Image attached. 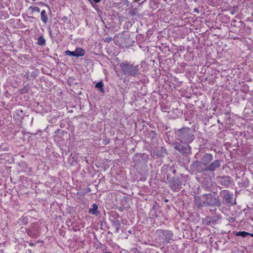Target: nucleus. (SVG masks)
<instances>
[{"label":"nucleus","instance_id":"nucleus-26","mask_svg":"<svg viewBox=\"0 0 253 253\" xmlns=\"http://www.w3.org/2000/svg\"><path fill=\"white\" fill-rule=\"evenodd\" d=\"M96 3H97V2H99V1H100L101 0H93Z\"/></svg>","mask_w":253,"mask_h":253},{"label":"nucleus","instance_id":"nucleus-28","mask_svg":"<svg viewBox=\"0 0 253 253\" xmlns=\"http://www.w3.org/2000/svg\"><path fill=\"white\" fill-rule=\"evenodd\" d=\"M194 11H196V12H198L199 11V10H198V9L197 8H195L194 9Z\"/></svg>","mask_w":253,"mask_h":253},{"label":"nucleus","instance_id":"nucleus-20","mask_svg":"<svg viewBox=\"0 0 253 253\" xmlns=\"http://www.w3.org/2000/svg\"><path fill=\"white\" fill-rule=\"evenodd\" d=\"M65 53L66 55L72 56L76 57L75 51H71L70 50H66V51H65Z\"/></svg>","mask_w":253,"mask_h":253},{"label":"nucleus","instance_id":"nucleus-17","mask_svg":"<svg viewBox=\"0 0 253 253\" xmlns=\"http://www.w3.org/2000/svg\"><path fill=\"white\" fill-rule=\"evenodd\" d=\"M37 43L39 45H44L45 44V40L42 36H40L38 39Z\"/></svg>","mask_w":253,"mask_h":253},{"label":"nucleus","instance_id":"nucleus-18","mask_svg":"<svg viewBox=\"0 0 253 253\" xmlns=\"http://www.w3.org/2000/svg\"><path fill=\"white\" fill-rule=\"evenodd\" d=\"M15 114L16 116L20 117V119L23 118L24 117L25 114L22 109H18L15 111Z\"/></svg>","mask_w":253,"mask_h":253},{"label":"nucleus","instance_id":"nucleus-24","mask_svg":"<svg viewBox=\"0 0 253 253\" xmlns=\"http://www.w3.org/2000/svg\"><path fill=\"white\" fill-rule=\"evenodd\" d=\"M61 20L64 23H66L68 20V18L67 16H63L62 17Z\"/></svg>","mask_w":253,"mask_h":253},{"label":"nucleus","instance_id":"nucleus-7","mask_svg":"<svg viewBox=\"0 0 253 253\" xmlns=\"http://www.w3.org/2000/svg\"><path fill=\"white\" fill-rule=\"evenodd\" d=\"M213 159V156L210 153L205 154L201 159L200 162L204 166L207 167Z\"/></svg>","mask_w":253,"mask_h":253},{"label":"nucleus","instance_id":"nucleus-2","mask_svg":"<svg viewBox=\"0 0 253 253\" xmlns=\"http://www.w3.org/2000/svg\"><path fill=\"white\" fill-rule=\"evenodd\" d=\"M120 67L124 75L134 77H138L140 75L138 65L133 66L127 61H126L121 63Z\"/></svg>","mask_w":253,"mask_h":253},{"label":"nucleus","instance_id":"nucleus-11","mask_svg":"<svg viewBox=\"0 0 253 253\" xmlns=\"http://www.w3.org/2000/svg\"><path fill=\"white\" fill-rule=\"evenodd\" d=\"M220 182L223 186H229L231 184L230 178L228 176L221 177H220Z\"/></svg>","mask_w":253,"mask_h":253},{"label":"nucleus","instance_id":"nucleus-6","mask_svg":"<svg viewBox=\"0 0 253 253\" xmlns=\"http://www.w3.org/2000/svg\"><path fill=\"white\" fill-rule=\"evenodd\" d=\"M221 163L220 160L213 161L205 168V170L206 171H213L221 166Z\"/></svg>","mask_w":253,"mask_h":253},{"label":"nucleus","instance_id":"nucleus-1","mask_svg":"<svg viewBox=\"0 0 253 253\" xmlns=\"http://www.w3.org/2000/svg\"><path fill=\"white\" fill-rule=\"evenodd\" d=\"M175 134L176 139L182 143H190L195 139L194 130L188 127H184L176 130Z\"/></svg>","mask_w":253,"mask_h":253},{"label":"nucleus","instance_id":"nucleus-29","mask_svg":"<svg viewBox=\"0 0 253 253\" xmlns=\"http://www.w3.org/2000/svg\"><path fill=\"white\" fill-rule=\"evenodd\" d=\"M249 235H250V236H251L253 237V234H250H250Z\"/></svg>","mask_w":253,"mask_h":253},{"label":"nucleus","instance_id":"nucleus-10","mask_svg":"<svg viewBox=\"0 0 253 253\" xmlns=\"http://www.w3.org/2000/svg\"><path fill=\"white\" fill-rule=\"evenodd\" d=\"M202 165L200 161H196L193 163L192 167L197 172H202L205 171V169L202 167Z\"/></svg>","mask_w":253,"mask_h":253},{"label":"nucleus","instance_id":"nucleus-27","mask_svg":"<svg viewBox=\"0 0 253 253\" xmlns=\"http://www.w3.org/2000/svg\"><path fill=\"white\" fill-rule=\"evenodd\" d=\"M235 13L234 11V10H232L231 12V14H234Z\"/></svg>","mask_w":253,"mask_h":253},{"label":"nucleus","instance_id":"nucleus-8","mask_svg":"<svg viewBox=\"0 0 253 253\" xmlns=\"http://www.w3.org/2000/svg\"><path fill=\"white\" fill-rule=\"evenodd\" d=\"M205 194L202 196L194 197V204L199 208H201L205 206Z\"/></svg>","mask_w":253,"mask_h":253},{"label":"nucleus","instance_id":"nucleus-22","mask_svg":"<svg viewBox=\"0 0 253 253\" xmlns=\"http://www.w3.org/2000/svg\"><path fill=\"white\" fill-rule=\"evenodd\" d=\"M104 85V84L102 82L100 81L98 83H97L96 84H95V87L96 88H101V87H103Z\"/></svg>","mask_w":253,"mask_h":253},{"label":"nucleus","instance_id":"nucleus-12","mask_svg":"<svg viewBox=\"0 0 253 253\" xmlns=\"http://www.w3.org/2000/svg\"><path fill=\"white\" fill-rule=\"evenodd\" d=\"M98 210V206L96 204H93L92 205V208H90L89 210V213L92 214H94L96 216L99 214V212L97 211Z\"/></svg>","mask_w":253,"mask_h":253},{"label":"nucleus","instance_id":"nucleus-16","mask_svg":"<svg viewBox=\"0 0 253 253\" xmlns=\"http://www.w3.org/2000/svg\"><path fill=\"white\" fill-rule=\"evenodd\" d=\"M250 233L245 231H239L236 233L235 235L237 236H241L243 238L247 237Z\"/></svg>","mask_w":253,"mask_h":253},{"label":"nucleus","instance_id":"nucleus-25","mask_svg":"<svg viewBox=\"0 0 253 253\" xmlns=\"http://www.w3.org/2000/svg\"><path fill=\"white\" fill-rule=\"evenodd\" d=\"M100 92H101L102 93H104L105 92L104 89L102 87L100 88Z\"/></svg>","mask_w":253,"mask_h":253},{"label":"nucleus","instance_id":"nucleus-14","mask_svg":"<svg viewBox=\"0 0 253 253\" xmlns=\"http://www.w3.org/2000/svg\"><path fill=\"white\" fill-rule=\"evenodd\" d=\"M84 50L82 48H77L75 50L76 57L83 56L84 55Z\"/></svg>","mask_w":253,"mask_h":253},{"label":"nucleus","instance_id":"nucleus-30","mask_svg":"<svg viewBox=\"0 0 253 253\" xmlns=\"http://www.w3.org/2000/svg\"><path fill=\"white\" fill-rule=\"evenodd\" d=\"M105 253H110V252H106Z\"/></svg>","mask_w":253,"mask_h":253},{"label":"nucleus","instance_id":"nucleus-4","mask_svg":"<svg viewBox=\"0 0 253 253\" xmlns=\"http://www.w3.org/2000/svg\"><path fill=\"white\" fill-rule=\"evenodd\" d=\"M205 206L214 208L210 210L211 211L215 212L216 207L219 208L221 206V203L218 197L215 196V194H205Z\"/></svg>","mask_w":253,"mask_h":253},{"label":"nucleus","instance_id":"nucleus-15","mask_svg":"<svg viewBox=\"0 0 253 253\" xmlns=\"http://www.w3.org/2000/svg\"><path fill=\"white\" fill-rule=\"evenodd\" d=\"M186 144L187 145L185 146H182V149L180 153H190L191 152V147L188 145V144Z\"/></svg>","mask_w":253,"mask_h":253},{"label":"nucleus","instance_id":"nucleus-21","mask_svg":"<svg viewBox=\"0 0 253 253\" xmlns=\"http://www.w3.org/2000/svg\"><path fill=\"white\" fill-rule=\"evenodd\" d=\"M174 148L175 149L180 152L182 149V145L180 144H176L174 146Z\"/></svg>","mask_w":253,"mask_h":253},{"label":"nucleus","instance_id":"nucleus-5","mask_svg":"<svg viewBox=\"0 0 253 253\" xmlns=\"http://www.w3.org/2000/svg\"><path fill=\"white\" fill-rule=\"evenodd\" d=\"M181 182L177 177H173L169 181V186L170 188L173 191H178L181 188Z\"/></svg>","mask_w":253,"mask_h":253},{"label":"nucleus","instance_id":"nucleus-31","mask_svg":"<svg viewBox=\"0 0 253 253\" xmlns=\"http://www.w3.org/2000/svg\"><path fill=\"white\" fill-rule=\"evenodd\" d=\"M35 0H32V1H35Z\"/></svg>","mask_w":253,"mask_h":253},{"label":"nucleus","instance_id":"nucleus-23","mask_svg":"<svg viewBox=\"0 0 253 253\" xmlns=\"http://www.w3.org/2000/svg\"><path fill=\"white\" fill-rule=\"evenodd\" d=\"M115 224L116 232H118V230L119 229L121 225H120V223L118 221H117L116 222H115Z\"/></svg>","mask_w":253,"mask_h":253},{"label":"nucleus","instance_id":"nucleus-13","mask_svg":"<svg viewBox=\"0 0 253 253\" xmlns=\"http://www.w3.org/2000/svg\"><path fill=\"white\" fill-rule=\"evenodd\" d=\"M41 20L44 23L46 24L48 21V17L46 11L44 10H42L41 12Z\"/></svg>","mask_w":253,"mask_h":253},{"label":"nucleus","instance_id":"nucleus-19","mask_svg":"<svg viewBox=\"0 0 253 253\" xmlns=\"http://www.w3.org/2000/svg\"><path fill=\"white\" fill-rule=\"evenodd\" d=\"M29 9H30L33 12H39L40 11V8L38 7H37V6H31L29 7Z\"/></svg>","mask_w":253,"mask_h":253},{"label":"nucleus","instance_id":"nucleus-9","mask_svg":"<svg viewBox=\"0 0 253 253\" xmlns=\"http://www.w3.org/2000/svg\"><path fill=\"white\" fill-rule=\"evenodd\" d=\"M223 200L228 204L231 205L235 204V201L233 200V194L228 191H225L223 197Z\"/></svg>","mask_w":253,"mask_h":253},{"label":"nucleus","instance_id":"nucleus-3","mask_svg":"<svg viewBox=\"0 0 253 253\" xmlns=\"http://www.w3.org/2000/svg\"><path fill=\"white\" fill-rule=\"evenodd\" d=\"M156 240L157 242L166 244L170 243L172 240L173 234L171 231L159 229L155 232Z\"/></svg>","mask_w":253,"mask_h":253}]
</instances>
